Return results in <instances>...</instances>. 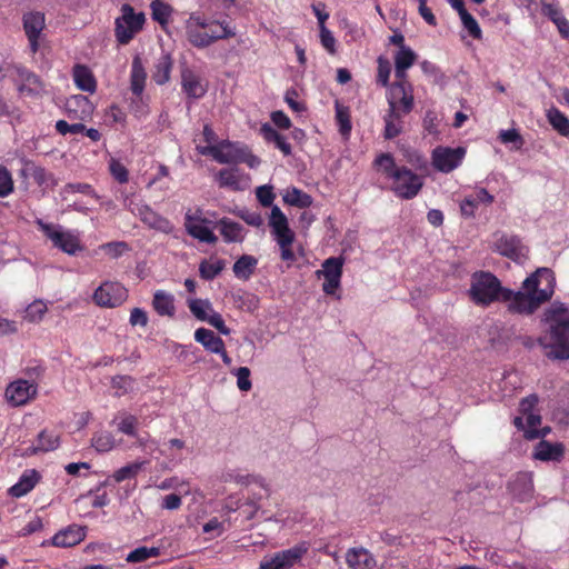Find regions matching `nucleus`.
I'll return each instance as SVG.
<instances>
[{
  "instance_id": "bf43d9fd",
  "label": "nucleus",
  "mask_w": 569,
  "mask_h": 569,
  "mask_svg": "<svg viewBox=\"0 0 569 569\" xmlns=\"http://www.w3.org/2000/svg\"><path fill=\"white\" fill-rule=\"evenodd\" d=\"M256 196L258 201L263 207H270L276 198L272 186H260L256 189Z\"/></svg>"
},
{
  "instance_id": "f03ea898",
  "label": "nucleus",
  "mask_w": 569,
  "mask_h": 569,
  "mask_svg": "<svg viewBox=\"0 0 569 569\" xmlns=\"http://www.w3.org/2000/svg\"><path fill=\"white\" fill-rule=\"evenodd\" d=\"M541 322L545 332L538 338L545 356L551 360L569 359V308L553 301L542 313Z\"/></svg>"
},
{
  "instance_id": "f257e3e1",
  "label": "nucleus",
  "mask_w": 569,
  "mask_h": 569,
  "mask_svg": "<svg viewBox=\"0 0 569 569\" xmlns=\"http://www.w3.org/2000/svg\"><path fill=\"white\" fill-rule=\"evenodd\" d=\"M555 286L556 278L549 268H538L523 281L522 290L516 292L503 288L493 273L478 271L472 274L469 295L478 306L502 300L509 302L510 312L529 316L551 299Z\"/></svg>"
},
{
  "instance_id": "4d7b16f0",
  "label": "nucleus",
  "mask_w": 569,
  "mask_h": 569,
  "mask_svg": "<svg viewBox=\"0 0 569 569\" xmlns=\"http://www.w3.org/2000/svg\"><path fill=\"white\" fill-rule=\"evenodd\" d=\"M13 190V181L10 171L0 166V198L7 197Z\"/></svg>"
},
{
  "instance_id": "0eeeda50",
  "label": "nucleus",
  "mask_w": 569,
  "mask_h": 569,
  "mask_svg": "<svg viewBox=\"0 0 569 569\" xmlns=\"http://www.w3.org/2000/svg\"><path fill=\"white\" fill-rule=\"evenodd\" d=\"M393 192L403 199H412L421 190L422 179L406 167L393 173Z\"/></svg>"
},
{
  "instance_id": "774afa93",
  "label": "nucleus",
  "mask_w": 569,
  "mask_h": 569,
  "mask_svg": "<svg viewBox=\"0 0 569 569\" xmlns=\"http://www.w3.org/2000/svg\"><path fill=\"white\" fill-rule=\"evenodd\" d=\"M320 29V41L322 47L328 50L331 54L336 53V39L331 31L327 27Z\"/></svg>"
},
{
  "instance_id": "3c124183",
  "label": "nucleus",
  "mask_w": 569,
  "mask_h": 569,
  "mask_svg": "<svg viewBox=\"0 0 569 569\" xmlns=\"http://www.w3.org/2000/svg\"><path fill=\"white\" fill-rule=\"evenodd\" d=\"M416 60L417 54L409 47L398 49L395 54V66H399V68H405L407 70L416 62Z\"/></svg>"
},
{
  "instance_id": "7c9ffc66",
  "label": "nucleus",
  "mask_w": 569,
  "mask_h": 569,
  "mask_svg": "<svg viewBox=\"0 0 569 569\" xmlns=\"http://www.w3.org/2000/svg\"><path fill=\"white\" fill-rule=\"evenodd\" d=\"M217 226L220 228V233L226 242H241L243 240V227L240 223L222 218L217 222Z\"/></svg>"
},
{
  "instance_id": "9b49d317",
  "label": "nucleus",
  "mask_w": 569,
  "mask_h": 569,
  "mask_svg": "<svg viewBox=\"0 0 569 569\" xmlns=\"http://www.w3.org/2000/svg\"><path fill=\"white\" fill-rule=\"evenodd\" d=\"M496 250L503 257L516 262H521L527 257V248L521 244L516 236L502 234L495 243Z\"/></svg>"
},
{
  "instance_id": "f704fd0d",
  "label": "nucleus",
  "mask_w": 569,
  "mask_h": 569,
  "mask_svg": "<svg viewBox=\"0 0 569 569\" xmlns=\"http://www.w3.org/2000/svg\"><path fill=\"white\" fill-rule=\"evenodd\" d=\"M283 201L289 206L303 209L312 204V197L302 190L292 187L283 194Z\"/></svg>"
},
{
  "instance_id": "5fc2aeb1",
  "label": "nucleus",
  "mask_w": 569,
  "mask_h": 569,
  "mask_svg": "<svg viewBox=\"0 0 569 569\" xmlns=\"http://www.w3.org/2000/svg\"><path fill=\"white\" fill-rule=\"evenodd\" d=\"M109 169L112 174V177L119 182V183H126L129 179V173L127 168L117 159L111 158L109 161Z\"/></svg>"
},
{
  "instance_id": "338daca9",
  "label": "nucleus",
  "mask_w": 569,
  "mask_h": 569,
  "mask_svg": "<svg viewBox=\"0 0 569 569\" xmlns=\"http://www.w3.org/2000/svg\"><path fill=\"white\" fill-rule=\"evenodd\" d=\"M132 381L133 380L130 376H114L111 379V386H112V388L121 391V392H117V396L120 397L128 391V389L132 385Z\"/></svg>"
},
{
  "instance_id": "1a4fd4ad",
  "label": "nucleus",
  "mask_w": 569,
  "mask_h": 569,
  "mask_svg": "<svg viewBox=\"0 0 569 569\" xmlns=\"http://www.w3.org/2000/svg\"><path fill=\"white\" fill-rule=\"evenodd\" d=\"M465 156L463 148H437L433 150L432 163L442 172H450L459 166Z\"/></svg>"
},
{
  "instance_id": "39448f33",
  "label": "nucleus",
  "mask_w": 569,
  "mask_h": 569,
  "mask_svg": "<svg viewBox=\"0 0 569 569\" xmlns=\"http://www.w3.org/2000/svg\"><path fill=\"white\" fill-rule=\"evenodd\" d=\"M46 237L51 240L53 247L68 254H76L82 250L79 238L70 231H64L60 226L46 223L42 220L37 221Z\"/></svg>"
},
{
  "instance_id": "680f3d73",
  "label": "nucleus",
  "mask_w": 569,
  "mask_h": 569,
  "mask_svg": "<svg viewBox=\"0 0 569 569\" xmlns=\"http://www.w3.org/2000/svg\"><path fill=\"white\" fill-rule=\"evenodd\" d=\"M237 216L242 219L247 224L252 227H260L263 223L261 214L257 211H250L248 209H240L237 211Z\"/></svg>"
},
{
  "instance_id": "9d476101",
  "label": "nucleus",
  "mask_w": 569,
  "mask_h": 569,
  "mask_svg": "<svg viewBox=\"0 0 569 569\" xmlns=\"http://www.w3.org/2000/svg\"><path fill=\"white\" fill-rule=\"evenodd\" d=\"M220 32L211 31V33L203 32L200 29L188 27L186 30L187 38L191 44L198 48H206L219 39H227L234 36V32L228 29V26L220 24Z\"/></svg>"
},
{
  "instance_id": "6e6552de",
  "label": "nucleus",
  "mask_w": 569,
  "mask_h": 569,
  "mask_svg": "<svg viewBox=\"0 0 569 569\" xmlns=\"http://www.w3.org/2000/svg\"><path fill=\"white\" fill-rule=\"evenodd\" d=\"M127 289L119 282H104L93 292V301L104 308H114L126 301Z\"/></svg>"
},
{
  "instance_id": "4468645a",
  "label": "nucleus",
  "mask_w": 569,
  "mask_h": 569,
  "mask_svg": "<svg viewBox=\"0 0 569 569\" xmlns=\"http://www.w3.org/2000/svg\"><path fill=\"white\" fill-rule=\"evenodd\" d=\"M16 81L22 94L34 97L44 92V84L41 79L24 68H17Z\"/></svg>"
},
{
  "instance_id": "4be33fe9",
  "label": "nucleus",
  "mask_w": 569,
  "mask_h": 569,
  "mask_svg": "<svg viewBox=\"0 0 569 569\" xmlns=\"http://www.w3.org/2000/svg\"><path fill=\"white\" fill-rule=\"evenodd\" d=\"M147 72L139 56L133 57L130 73V90L133 96L140 98L143 93Z\"/></svg>"
},
{
  "instance_id": "37998d69",
  "label": "nucleus",
  "mask_w": 569,
  "mask_h": 569,
  "mask_svg": "<svg viewBox=\"0 0 569 569\" xmlns=\"http://www.w3.org/2000/svg\"><path fill=\"white\" fill-rule=\"evenodd\" d=\"M152 19L161 26L168 23L172 8L160 0H153L150 4Z\"/></svg>"
},
{
  "instance_id": "f8f14e48",
  "label": "nucleus",
  "mask_w": 569,
  "mask_h": 569,
  "mask_svg": "<svg viewBox=\"0 0 569 569\" xmlns=\"http://www.w3.org/2000/svg\"><path fill=\"white\" fill-rule=\"evenodd\" d=\"M391 102L395 107L400 108V114L405 116L410 113L413 109L412 86L408 84L407 88L400 83H392L390 87V96L388 98L389 108H391Z\"/></svg>"
},
{
  "instance_id": "ea45409f",
  "label": "nucleus",
  "mask_w": 569,
  "mask_h": 569,
  "mask_svg": "<svg viewBox=\"0 0 569 569\" xmlns=\"http://www.w3.org/2000/svg\"><path fill=\"white\" fill-rule=\"evenodd\" d=\"M343 259L331 257L325 260L322 263V270H319L318 276L322 274L325 278H338L341 279Z\"/></svg>"
},
{
  "instance_id": "e433bc0d",
  "label": "nucleus",
  "mask_w": 569,
  "mask_h": 569,
  "mask_svg": "<svg viewBox=\"0 0 569 569\" xmlns=\"http://www.w3.org/2000/svg\"><path fill=\"white\" fill-rule=\"evenodd\" d=\"M547 118L552 128L563 137L569 136V119L557 108H551L547 112Z\"/></svg>"
},
{
  "instance_id": "49530a36",
  "label": "nucleus",
  "mask_w": 569,
  "mask_h": 569,
  "mask_svg": "<svg viewBox=\"0 0 569 569\" xmlns=\"http://www.w3.org/2000/svg\"><path fill=\"white\" fill-rule=\"evenodd\" d=\"M48 311L47 305L41 300L30 303L24 310V319L29 322H39Z\"/></svg>"
},
{
  "instance_id": "f3484780",
  "label": "nucleus",
  "mask_w": 569,
  "mask_h": 569,
  "mask_svg": "<svg viewBox=\"0 0 569 569\" xmlns=\"http://www.w3.org/2000/svg\"><path fill=\"white\" fill-rule=\"evenodd\" d=\"M86 538V527L72 525L60 530L52 537V545L69 548L80 543Z\"/></svg>"
},
{
  "instance_id": "4c0bfd02",
  "label": "nucleus",
  "mask_w": 569,
  "mask_h": 569,
  "mask_svg": "<svg viewBox=\"0 0 569 569\" xmlns=\"http://www.w3.org/2000/svg\"><path fill=\"white\" fill-rule=\"evenodd\" d=\"M238 169L237 168H230V169H221L216 174V180L218 181V184L220 188H230L234 191H238L241 189L239 183V177L237 174Z\"/></svg>"
},
{
  "instance_id": "a878e982",
  "label": "nucleus",
  "mask_w": 569,
  "mask_h": 569,
  "mask_svg": "<svg viewBox=\"0 0 569 569\" xmlns=\"http://www.w3.org/2000/svg\"><path fill=\"white\" fill-rule=\"evenodd\" d=\"M38 445L27 449L26 455H37L38 452H48L56 450L60 445V437L53 432L42 430L38 435Z\"/></svg>"
},
{
  "instance_id": "cd10ccee",
  "label": "nucleus",
  "mask_w": 569,
  "mask_h": 569,
  "mask_svg": "<svg viewBox=\"0 0 569 569\" xmlns=\"http://www.w3.org/2000/svg\"><path fill=\"white\" fill-rule=\"evenodd\" d=\"M181 84L183 91L190 98H201L206 93V88L200 83L199 78L189 69L181 72Z\"/></svg>"
},
{
  "instance_id": "6ab92c4d",
  "label": "nucleus",
  "mask_w": 569,
  "mask_h": 569,
  "mask_svg": "<svg viewBox=\"0 0 569 569\" xmlns=\"http://www.w3.org/2000/svg\"><path fill=\"white\" fill-rule=\"evenodd\" d=\"M565 455V446L560 442L551 443L540 440L536 446L532 457L540 461H560Z\"/></svg>"
},
{
  "instance_id": "8fccbe9b",
  "label": "nucleus",
  "mask_w": 569,
  "mask_h": 569,
  "mask_svg": "<svg viewBox=\"0 0 569 569\" xmlns=\"http://www.w3.org/2000/svg\"><path fill=\"white\" fill-rule=\"evenodd\" d=\"M459 13V17L461 19V22L465 27V29L468 30L469 34L473 38V39H481L482 37V32H481V29L477 22V20L467 11V9H462Z\"/></svg>"
},
{
  "instance_id": "bb28decb",
  "label": "nucleus",
  "mask_w": 569,
  "mask_h": 569,
  "mask_svg": "<svg viewBox=\"0 0 569 569\" xmlns=\"http://www.w3.org/2000/svg\"><path fill=\"white\" fill-rule=\"evenodd\" d=\"M307 551V545L300 543L290 549L276 553L273 558L282 569H289L297 561H299Z\"/></svg>"
},
{
  "instance_id": "e2e57ef3",
  "label": "nucleus",
  "mask_w": 569,
  "mask_h": 569,
  "mask_svg": "<svg viewBox=\"0 0 569 569\" xmlns=\"http://www.w3.org/2000/svg\"><path fill=\"white\" fill-rule=\"evenodd\" d=\"M390 72H391L390 62L387 59H385L383 57H379L378 58L377 81L379 83H381L383 87L388 86Z\"/></svg>"
},
{
  "instance_id": "052dcab7",
  "label": "nucleus",
  "mask_w": 569,
  "mask_h": 569,
  "mask_svg": "<svg viewBox=\"0 0 569 569\" xmlns=\"http://www.w3.org/2000/svg\"><path fill=\"white\" fill-rule=\"evenodd\" d=\"M56 129L60 134L66 136L68 133H70V134L82 133L86 130V127L80 122L70 124L64 120H58L56 122Z\"/></svg>"
},
{
  "instance_id": "c03bdc74",
  "label": "nucleus",
  "mask_w": 569,
  "mask_h": 569,
  "mask_svg": "<svg viewBox=\"0 0 569 569\" xmlns=\"http://www.w3.org/2000/svg\"><path fill=\"white\" fill-rule=\"evenodd\" d=\"M189 309L192 315L201 321H206L212 312V305L209 300L192 299L189 300Z\"/></svg>"
},
{
  "instance_id": "c85d7f7f",
  "label": "nucleus",
  "mask_w": 569,
  "mask_h": 569,
  "mask_svg": "<svg viewBox=\"0 0 569 569\" xmlns=\"http://www.w3.org/2000/svg\"><path fill=\"white\" fill-rule=\"evenodd\" d=\"M39 478L40 476L34 469L26 471L20 480L9 489V493L16 498L27 495L33 489Z\"/></svg>"
},
{
  "instance_id": "13d9d810",
  "label": "nucleus",
  "mask_w": 569,
  "mask_h": 569,
  "mask_svg": "<svg viewBox=\"0 0 569 569\" xmlns=\"http://www.w3.org/2000/svg\"><path fill=\"white\" fill-rule=\"evenodd\" d=\"M237 377V386L241 391H249L252 387L250 380V370L247 367H240L233 371Z\"/></svg>"
},
{
  "instance_id": "58836bf2",
  "label": "nucleus",
  "mask_w": 569,
  "mask_h": 569,
  "mask_svg": "<svg viewBox=\"0 0 569 569\" xmlns=\"http://www.w3.org/2000/svg\"><path fill=\"white\" fill-rule=\"evenodd\" d=\"M336 120L339 126V132L343 138H349L352 126L350 120V111L348 107H345L336 101Z\"/></svg>"
},
{
  "instance_id": "6e6d98bb",
  "label": "nucleus",
  "mask_w": 569,
  "mask_h": 569,
  "mask_svg": "<svg viewBox=\"0 0 569 569\" xmlns=\"http://www.w3.org/2000/svg\"><path fill=\"white\" fill-rule=\"evenodd\" d=\"M376 163L380 166L383 172L393 178V173L398 172L400 168H398L395 163L393 157L390 153H382L376 159Z\"/></svg>"
},
{
  "instance_id": "864d4df0",
  "label": "nucleus",
  "mask_w": 569,
  "mask_h": 569,
  "mask_svg": "<svg viewBox=\"0 0 569 569\" xmlns=\"http://www.w3.org/2000/svg\"><path fill=\"white\" fill-rule=\"evenodd\" d=\"M367 556L365 549L351 548L347 551L346 562L351 569H362V565H366L367 560H362Z\"/></svg>"
},
{
  "instance_id": "0e129e2a",
  "label": "nucleus",
  "mask_w": 569,
  "mask_h": 569,
  "mask_svg": "<svg viewBox=\"0 0 569 569\" xmlns=\"http://www.w3.org/2000/svg\"><path fill=\"white\" fill-rule=\"evenodd\" d=\"M499 138L503 143H513L516 149H520L523 144V139L516 129L502 130Z\"/></svg>"
},
{
  "instance_id": "b1692460",
  "label": "nucleus",
  "mask_w": 569,
  "mask_h": 569,
  "mask_svg": "<svg viewBox=\"0 0 569 569\" xmlns=\"http://www.w3.org/2000/svg\"><path fill=\"white\" fill-rule=\"evenodd\" d=\"M385 123L383 136L386 139H393L402 132V114H400V108L395 107L392 102L385 117Z\"/></svg>"
},
{
  "instance_id": "72a5a7b5",
  "label": "nucleus",
  "mask_w": 569,
  "mask_h": 569,
  "mask_svg": "<svg viewBox=\"0 0 569 569\" xmlns=\"http://www.w3.org/2000/svg\"><path fill=\"white\" fill-rule=\"evenodd\" d=\"M258 260L253 256L243 254L233 264L232 270L237 278L248 280L254 272Z\"/></svg>"
},
{
  "instance_id": "5701e85b",
  "label": "nucleus",
  "mask_w": 569,
  "mask_h": 569,
  "mask_svg": "<svg viewBox=\"0 0 569 569\" xmlns=\"http://www.w3.org/2000/svg\"><path fill=\"white\" fill-rule=\"evenodd\" d=\"M538 402V396L532 393L523 398L519 403V411L526 418L528 427L541 425V415L536 410Z\"/></svg>"
},
{
  "instance_id": "c756f323",
  "label": "nucleus",
  "mask_w": 569,
  "mask_h": 569,
  "mask_svg": "<svg viewBox=\"0 0 569 569\" xmlns=\"http://www.w3.org/2000/svg\"><path fill=\"white\" fill-rule=\"evenodd\" d=\"M260 132L267 142H272L284 156L291 154V146L284 136L279 133L270 123H263Z\"/></svg>"
},
{
  "instance_id": "7ed1b4c3",
  "label": "nucleus",
  "mask_w": 569,
  "mask_h": 569,
  "mask_svg": "<svg viewBox=\"0 0 569 569\" xmlns=\"http://www.w3.org/2000/svg\"><path fill=\"white\" fill-rule=\"evenodd\" d=\"M269 226L281 249V259L284 261H295L296 256L290 248L295 241V232L289 228L288 218L278 206L271 208Z\"/></svg>"
},
{
  "instance_id": "393cba45",
  "label": "nucleus",
  "mask_w": 569,
  "mask_h": 569,
  "mask_svg": "<svg viewBox=\"0 0 569 569\" xmlns=\"http://www.w3.org/2000/svg\"><path fill=\"white\" fill-rule=\"evenodd\" d=\"M194 339L201 343L203 348L212 353L221 352L224 346L223 340L218 337L212 330L199 328L194 332Z\"/></svg>"
},
{
  "instance_id": "09e8293b",
  "label": "nucleus",
  "mask_w": 569,
  "mask_h": 569,
  "mask_svg": "<svg viewBox=\"0 0 569 569\" xmlns=\"http://www.w3.org/2000/svg\"><path fill=\"white\" fill-rule=\"evenodd\" d=\"M159 555H160V549L157 547H151V548L139 547V548L132 550L127 556V561L131 562V563L142 562V561L148 560L149 558L158 557Z\"/></svg>"
},
{
  "instance_id": "ddd939ff",
  "label": "nucleus",
  "mask_w": 569,
  "mask_h": 569,
  "mask_svg": "<svg viewBox=\"0 0 569 569\" xmlns=\"http://www.w3.org/2000/svg\"><path fill=\"white\" fill-rule=\"evenodd\" d=\"M36 393L37 387L27 380L11 382L6 390V397L13 406L26 405Z\"/></svg>"
},
{
  "instance_id": "423d86ee",
  "label": "nucleus",
  "mask_w": 569,
  "mask_h": 569,
  "mask_svg": "<svg viewBox=\"0 0 569 569\" xmlns=\"http://www.w3.org/2000/svg\"><path fill=\"white\" fill-rule=\"evenodd\" d=\"M243 147L229 140H222L216 143V146H199L197 151L202 156L212 157L219 163L237 164L241 163L240 156Z\"/></svg>"
},
{
  "instance_id": "c9c22d12",
  "label": "nucleus",
  "mask_w": 569,
  "mask_h": 569,
  "mask_svg": "<svg viewBox=\"0 0 569 569\" xmlns=\"http://www.w3.org/2000/svg\"><path fill=\"white\" fill-rule=\"evenodd\" d=\"M172 68V59L169 54H162L154 66L152 79L158 84H164L170 79V71Z\"/></svg>"
},
{
  "instance_id": "dca6fc26",
  "label": "nucleus",
  "mask_w": 569,
  "mask_h": 569,
  "mask_svg": "<svg viewBox=\"0 0 569 569\" xmlns=\"http://www.w3.org/2000/svg\"><path fill=\"white\" fill-rule=\"evenodd\" d=\"M44 28V16L40 12H29L23 16V29L30 42L32 52L38 50V39Z\"/></svg>"
},
{
  "instance_id": "a18cd8bd",
  "label": "nucleus",
  "mask_w": 569,
  "mask_h": 569,
  "mask_svg": "<svg viewBox=\"0 0 569 569\" xmlns=\"http://www.w3.org/2000/svg\"><path fill=\"white\" fill-rule=\"evenodd\" d=\"M147 465V461H136L133 463L127 465L112 475L116 482H121L126 479L134 478L142 468Z\"/></svg>"
},
{
  "instance_id": "412c9836",
  "label": "nucleus",
  "mask_w": 569,
  "mask_h": 569,
  "mask_svg": "<svg viewBox=\"0 0 569 569\" xmlns=\"http://www.w3.org/2000/svg\"><path fill=\"white\" fill-rule=\"evenodd\" d=\"M508 489L510 493L519 501H527L530 499L533 491L531 476L528 473H519L512 481L509 482Z\"/></svg>"
},
{
  "instance_id": "de8ad7c7",
  "label": "nucleus",
  "mask_w": 569,
  "mask_h": 569,
  "mask_svg": "<svg viewBox=\"0 0 569 569\" xmlns=\"http://www.w3.org/2000/svg\"><path fill=\"white\" fill-rule=\"evenodd\" d=\"M223 260H218L214 263L202 260L199 264V274L204 280H212L223 270Z\"/></svg>"
},
{
  "instance_id": "20e7f679",
  "label": "nucleus",
  "mask_w": 569,
  "mask_h": 569,
  "mask_svg": "<svg viewBox=\"0 0 569 569\" xmlns=\"http://www.w3.org/2000/svg\"><path fill=\"white\" fill-rule=\"evenodd\" d=\"M144 14L136 13L133 8L124 3L121 7V16L116 19L114 34L120 44H128L143 28Z\"/></svg>"
},
{
  "instance_id": "2f4dec72",
  "label": "nucleus",
  "mask_w": 569,
  "mask_h": 569,
  "mask_svg": "<svg viewBox=\"0 0 569 569\" xmlns=\"http://www.w3.org/2000/svg\"><path fill=\"white\" fill-rule=\"evenodd\" d=\"M73 78L77 87L90 93H93L97 88L96 79L86 66L77 64L73 69Z\"/></svg>"
},
{
  "instance_id": "603ef678",
  "label": "nucleus",
  "mask_w": 569,
  "mask_h": 569,
  "mask_svg": "<svg viewBox=\"0 0 569 569\" xmlns=\"http://www.w3.org/2000/svg\"><path fill=\"white\" fill-rule=\"evenodd\" d=\"M73 192L88 194V196H91V197L98 199L97 193L94 192V190L92 189V187L89 183H82V182L67 183L61 190V196L64 200H67L68 194L73 193Z\"/></svg>"
},
{
  "instance_id": "aec40b11",
  "label": "nucleus",
  "mask_w": 569,
  "mask_h": 569,
  "mask_svg": "<svg viewBox=\"0 0 569 569\" xmlns=\"http://www.w3.org/2000/svg\"><path fill=\"white\" fill-rule=\"evenodd\" d=\"M140 220L152 229L169 233L172 230L170 221L162 216L154 212L148 206H141L138 208Z\"/></svg>"
},
{
  "instance_id": "473e14b6",
  "label": "nucleus",
  "mask_w": 569,
  "mask_h": 569,
  "mask_svg": "<svg viewBox=\"0 0 569 569\" xmlns=\"http://www.w3.org/2000/svg\"><path fill=\"white\" fill-rule=\"evenodd\" d=\"M152 307L159 316L173 317L176 307L173 296L162 290L153 295Z\"/></svg>"
},
{
  "instance_id": "a211bd4d",
  "label": "nucleus",
  "mask_w": 569,
  "mask_h": 569,
  "mask_svg": "<svg viewBox=\"0 0 569 569\" xmlns=\"http://www.w3.org/2000/svg\"><path fill=\"white\" fill-rule=\"evenodd\" d=\"M92 103L86 96L76 94L66 101V111L71 120H83L92 113Z\"/></svg>"
},
{
  "instance_id": "2eb2a0df",
  "label": "nucleus",
  "mask_w": 569,
  "mask_h": 569,
  "mask_svg": "<svg viewBox=\"0 0 569 569\" xmlns=\"http://www.w3.org/2000/svg\"><path fill=\"white\" fill-rule=\"evenodd\" d=\"M204 222H208V220L196 217L190 212L186 213L184 227L187 232L201 242L213 244L218 241V238L207 226L202 224Z\"/></svg>"
},
{
  "instance_id": "79ce46f5",
  "label": "nucleus",
  "mask_w": 569,
  "mask_h": 569,
  "mask_svg": "<svg viewBox=\"0 0 569 569\" xmlns=\"http://www.w3.org/2000/svg\"><path fill=\"white\" fill-rule=\"evenodd\" d=\"M91 446L98 452H108L116 446V439L109 431L97 432L91 439Z\"/></svg>"
},
{
  "instance_id": "a19ab883",
  "label": "nucleus",
  "mask_w": 569,
  "mask_h": 569,
  "mask_svg": "<svg viewBox=\"0 0 569 569\" xmlns=\"http://www.w3.org/2000/svg\"><path fill=\"white\" fill-rule=\"evenodd\" d=\"M21 172L23 176L32 178L39 186L47 183L49 178H52L44 168L34 164L32 161H27Z\"/></svg>"
},
{
  "instance_id": "69168bd1",
  "label": "nucleus",
  "mask_w": 569,
  "mask_h": 569,
  "mask_svg": "<svg viewBox=\"0 0 569 569\" xmlns=\"http://www.w3.org/2000/svg\"><path fill=\"white\" fill-rule=\"evenodd\" d=\"M138 425V419L132 415H126L123 419L119 422L118 429L120 432L128 436H136V427Z\"/></svg>"
}]
</instances>
